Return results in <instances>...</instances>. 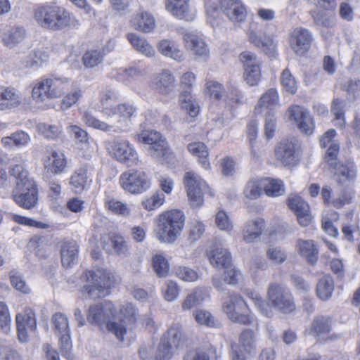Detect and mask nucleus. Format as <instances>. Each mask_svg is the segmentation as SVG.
<instances>
[{
    "label": "nucleus",
    "mask_w": 360,
    "mask_h": 360,
    "mask_svg": "<svg viewBox=\"0 0 360 360\" xmlns=\"http://www.w3.org/2000/svg\"><path fill=\"white\" fill-rule=\"evenodd\" d=\"M185 216L181 210H172L159 215L154 229L155 238L161 243H173L184 229Z\"/></svg>",
    "instance_id": "nucleus-1"
},
{
    "label": "nucleus",
    "mask_w": 360,
    "mask_h": 360,
    "mask_svg": "<svg viewBox=\"0 0 360 360\" xmlns=\"http://www.w3.org/2000/svg\"><path fill=\"white\" fill-rule=\"evenodd\" d=\"M115 313L114 304L111 302L105 301L101 304H94L89 307L87 320L100 327L105 325L106 329L122 342L127 328L123 324L115 321Z\"/></svg>",
    "instance_id": "nucleus-2"
},
{
    "label": "nucleus",
    "mask_w": 360,
    "mask_h": 360,
    "mask_svg": "<svg viewBox=\"0 0 360 360\" xmlns=\"http://www.w3.org/2000/svg\"><path fill=\"white\" fill-rule=\"evenodd\" d=\"M34 18L41 27L51 31L63 30L70 22V14L64 8L49 4L35 8Z\"/></svg>",
    "instance_id": "nucleus-3"
},
{
    "label": "nucleus",
    "mask_w": 360,
    "mask_h": 360,
    "mask_svg": "<svg viewBox=\"0 0 360 360\" xmlns=\"http://www.w3.org/2000/svg\"><path fill=\"white\" fill-rule=\"evenodd\" d=\"M84 276L87 283L83 286L82 291L92 300L108 296L110 287L115 283L113 274L103 269L86 271Z\"/></svg>",
    "instance_id": "nucleus-4"
},
{
    "label": "nucleus",
    "mask_w": 360,
    "mask_h": 360,
    "mask_svg": "<svg viewBox=\"0 0 360 360\" xmlns=\"http://www.w3.org/2000/svg\"><path fill=\"white\" fill-rule=\"evenodd\" d=\"M68 83L69 79L66 77L51 76L42 79L33 87L32 98L38 103L59 98L64 94Z\"/></svg>",
    "instance_id": "nucleus-5"
},
{
    "label": "nucleus",
    "mask_w": 360,
    "mask_h": 360,
    "mask_svg": "<svg viewBox=\"0 0 360 360\" xmlns=\"http://www.w3.org/2000/svg\"><path fill=\"white\" fill-rule=\"evenodd\" d=\"M222 308L228 317L235 323L249 325L253 321V317L248 314L247 303L238 294L228 295L223 302Z\"/></svg>",
    "instance_id": "nucleus-6"
},
{
    "label": "nucleus",
    "mask_w": 360,
    "mask_h": 360,
    "mask_svg": "<svg viewBox=\"0 0 360 360\" xmlns=\"http://www.w3.org/2000/svg\"><path fill=\"white\" fill-rule=\"evenodd\" d=\"M105 147L108 154L117 162L128 166L137 164L138 153L128 140L115 138L108 141Z\"/></svg>",
    "instance_id": "nucleus-7"
},
{
    "label": "nucleus",
    "mask_w": 360,
    "mask_h": 360,
    "mask_svg": "<svg viewBox=\"0 0 360 360\" xmlns=\"http://www.w3.org/2000/svg\"><path fill=\"white\" fill-rule=\"evenodd\" d=\"M314 4L316 8L310 11L309 14L314 23L324 28H332L336 25L335 11L336 0H307Z\"/></svg>",
    "instance_id": "nucleus-8"
},
{
    "label": "nucleus",
    "mask_w": 360,
    "mask_h": 360,
    "mask_svg": "<svg viewBox=\"0 0 360 360\" xmlns=\"http://www.w3.org/2000/svg\"><path fill=\"white\" fill-rule=\"evenodd\" d=\"M274 155L276 160L285 167L297 165L301 157V146L295 137L282 139L275 147Z\"/></svg>",
    "instance_id": "nucleus-9"
},
{
    "label": "nucleus",
    "mask_w": 360,
    "mask_h": 360,
    "mask_svg": "<svg viewBox=\"0 0 360 360\" xmlns=\"http://www.w3.org/2000/svg\"><path fill=\"white\" fill-rule=\"evenodd\" d=\"M268 299L271 306L283 314H290L296 309L291 292L281 284L271 283L269 285Z\"/></svg>",
    "instance_id": "nucleus-10"
},
{
    "label": "nucleus",
    "mask_w": 360,
    "mask_h": 360,
    "mask_svg": "<svg viewBox=\"0 0 360 360\" xmlns=\"http://www.w3.org/2000/svg\"><path fill=\"white\" fill-rule=\"evenodd\" d=\"M184 183L186 188L188 197L193 206H200L203 202L202 195L208 193L213 195L205 181L193 172H188L185 174Z\"/></svg>",
    "instance_id": "nucleus-11"
},
{
    "label": "nucleus",
    "mask_w": 360,
    "mask_h": 360,
    "mask_svg": "<svg viewBox=\"0 0 360 360\" xmlns=\"http://www.w3.org/2000/svg\"><path fill=\"white\" fill-rule=\"evenodd\" d=\"M120 184L124 191L133 194L143 193L150 187L147 174L135 169L124 172L120 176Z\"/></svg>",
    "instance_id": "nucleus-12"
},
{
    "label": "nucleus",
    "mask_w": 360,
    "mask_h": 360,
    "mask_svg": "<svg viewBox=\"0 0 360 360\" xmlns=\"http://www.w3.org/2000/svg\"><path fill=\"white\" fill-rule=\"evenodd\" d=\"M134 138L139 142L150 145L148 152L155 159L166 157L169 153L167 141L157 131L143 130Z\"/></svg>",
    "instance_id": "nucleus-13"
},
{
    "label": "nucleus",
    "mask_w": 360,
    "mask_h": 360,
    "mask_svg": "<svg viewBox=\"0 0 360 360\" xmlns=\"http://www.w3.org/2000/svg\"><path fill=\"white\" fill-rule=\"evenodd\" d=\"M12 197L20 207L31 210L38 203V188L34 180H27L22 186H16L13 190Z\"/></svg>",
    "instance_id": "nucleus-14"
},
{
    "label": "nucleus",
    "mask_w": 360,
    "mask_h": 360,
    "mask_svg": "<svg viewBox=\"0 0 360 360\" xmlns=\"http://www.w3.org/2000/svg\"><path fill=\"white\" fill-rule=\"evenodd\" d=\"M55 332L60 335L59 344L63 355L68 359L73 357L71 353L72 342L68 317L61 312L55 313L51 318Z\"/></svg>",
    "instance_id": "nucleus-15"
},
{
    "label": "nucleus",
    "mask_w": 360,
    "mask_h": 360,
    "mask_svg": "<svg viewBox=\"0 0 360 360\" xmlns=\"http://www.w3.org/2000/svg\"><path fill=\"white\" fill-rule=\"evenodd\" d=\"M240 60L243 64L244 79L249 86H255L261 77V61L257 56L248 51L240 54Z\"/></svg>",
    "instance_id": "nucleus-16"
},
{
    "label": "nucleus",
    "mask_w": 360,
    "mask_h": 360,
    "mask_svg": "<svg viewBox=\"0 0 360 360\" xmlns=\"http://www.w3.org/2000/svg\"><path fill=\"white\" fill-rule=\"evenodd\" d=\"M287 205L297 217L299 224L302 226H309L313 219L309 204L300 196L290 194L287 199Z\"/></svg>",
    "instance_id": "nucleus-17"
},
{
    "label": "nucleus",
    "mask_w": 360,
    "mask_h": 360,
    "mask_svg": "<svg viewBox=\"0 0 360 360\" xmlns=\"http://www.w3.org/2000/svg\"><path fill=\"white\" fill-rule=\"evenodd\" d=\"M290 119L292 120L301 132L311 135L314 130V123L309 112L302 106L292 105L288 108Z\"/></svg>",
    "instance_id": "nucleus-18"
},
{
    "label": "nucleus",
    "mask_w": 360,
    "mask_h": 360,
    "mask_svg": "<svg viewBox=\"0 0 360 360\" xmlns=\"http://www.w3.org/2000/svg\"><path fill=\"white\" fill-rule=\"evenodd\" d=\"M18 340L21 342L28 340L27 330L36 331L37 320L34 311L29 307L24 309L22 314H18L15 317Z\"/></svg>",
    "instance_id": "nucleus-19"
},
{
    "label": "nucleus",
    "mask_w": 360,
    "mask_h": 360,
    "mask_svg": "<svg viewBox=\"0 0 360 360\" xmlns=\"http://www.w3.org/2000/svg\"><path fill=\"white\" fill-rule=\"evenodd\" d=\"M311 41L312 35L307 29L297 27L290 34V47L298 56H304L309 50Z\"/></svg>",
    "instance_id": "nucleus-20"
},
{
    "label": "nucleus",
    "mask_w": 360,
    "mask_h": 360,
    "mask_svg": "<svg viewBox=\"0 0 360 360\" xmlns=\"http://www.w3.org/2000/svg\"><path fill=\"white\" fill-rule=\"evenodd\" d=\"M44 167V179L45 181L51 177V175L61 174L66 167L67 161L64 154L52 151L46 155L43 160Z\"/></svg>",
    "instance_id": "nucleus-21"
},
{
    "label": "nucleus",
    "mask_w": 360,
    "mask_h": 360,
    "mask_svg": "<svg viewBox=\"0 0 360 360\" xmlns=\"http://www.w3.org/2000/svg\"><path fill=\"white\" fill-rule=\"evenodd\" d=\"M330 168L333 170L336 182L339 185L354 183L356 177V168L354 162L351 160L340 161Z\"/></svg>",
    "instance_id": "nucleus-22"
},
{
    "label": "nucleus",
    "mask_w": 360,
    "mask_h": 360,
    "mask_svg": "<svg viewBox=\"0 0 360 360\" xmlns=\"http://www.w3.org/2000/svg\"><path fill=\"white\" fill-rule=\"evenodd\" d=\"M175 77L168 70H163L156 74L151 82V86L162 95L169 96L174 92Z\"/></svg>",
    "instance_id": "nucleus-23"
},
{
    "label": "nucleus",
    "mask_w": 360,
    "mask_h": 360,
    "mask_svg": "<svg viewBox=\"0 0 360 360\" xmlns=\"http://www.w3.org/2000/svg\"><path fill=\"white\" fill-rule=\"evenodd\" d=\"M221 9L232 22H243L247 16L246 10L240 0H219Z\"/></svg>",
    "instance_id": "nucleus-24"
},
{
    "label": "nucleus",
    "mask_w": 360,
    "mask_h": 360,
    "mask_svg": "<svg viewBox=\"0 0 360 360\" xmlns=\"http://www.w3.org/2000/svg\"><path fill=\"white\" fill-rule=\"evenodd\" d=\"M255 26V23H251L248 30L247 34L250 42L262 49L266 53L274 52L276 44L273 38L266 34H261L257 32Z\"/></svg>",
    "instance_id": "nucleus-25"
},
{
    "label": "nucleus",
    "mask_w": 360,
    "mask_h": 360,
    "mask_svg": "<svg viewBox=\"0 0 360 360\" xmlns=\"http://www.w3.org/2000/svg\"><path fill=\"white\" fill-rule=\"evenodd\" d=\"M179 33L183 35L185 46L197 56H207L209 49L205 41L193 32H187L184 28L178 29Z\"/></svg>",
    "instance_id": "nucleus-26"
},
{
    "label": "nucleus",
    "mask_w": 360,
    "mask_h": 360,
    "mask_svg": "<svg viewBox=\"0 0 360 360\" xmlns=\"http://www.w3.org/2000/svg\"><path fill=\"white\" fill-rule=\"evenodd\" d=\"M112 111L113 112L107 115L106 117L110 118L116 115L117 117V120L115 123L116 125L122 127L124 130V128L128 125L132 117L136 114V108L128 103H123L115 105V107H113Z\"/></svg>",
    "instance_id": "nucleus-27"
},
{
    "label": "nucleus",
    "mask_w": 360,
    "mask_h": 360,
    "mask_svg": "<svg viewBox=\"0 0 360 360\" xmlns=\"http://www.w3.org/2000/svg\"><path fill=\"white\" fill-rule=\"evenodd\" d=\"M265 228V221L262 218L247 221L243 226V240L246 243H254L259 238Z\"/></svg>",
    "instance_id": "nucleus-28"
},
{
    "label": "nucleus",
    "mask_w": 360,
    "mask_h": 360,
    "mask_svg": "<svg viewBox=\"0 0 360 360\" xmlns=\"http://www.w3.org/2000/svg\"><path fill=\"white\" fill-rule=\"evenodd\" d=\"M166 11L172 15L186 21H191L194 17L189 13L188 0H165Z\"/></svg>",
    "instance_id": "nucleus-29"
},
{
    "label": "nucleus",
    "mask_w": 360,
    "mask_h": 360,
    "mask_svg": "<svg viewBox=\"0 0 360 360\" xmlns=\"http://www.w3.org/2000/svg\"><path fill=\"white\" fill-rule=\"evenodd\" d=\"M162 338H165L175 350L184 347L186 342L183 327L177 323L172 324Z\"/></svg>",
    "instance_id": "nucleus-30"
},
{
    "label": "nucleus",
    "mask_w": 360,
    "mask_h": 360,
    "mask_svg": "<svg viewBox=\"0 0 360 360\" xmlns=\"http://www.w3.org/2000/svg\"><path fill=\"white\" fill-rule=\"evenodd\" d=\"M297 248L300 255L304 257L310 265H315L319 258V250L312 240L298 239Z\"/></svg>",
    "instance_id": "nucleus-31"
},
{
    "label": "nucleus",
    "mask_w": 360,
    "mask_h": 360,
    "mask_svg": "<svg viewBox=\"0 0 360 360\" xmlns=\"http://www.w3.org/2000/svg\"><path fill=\"white\" fill-rule=\"evenodd\" d=\"M79 246L75 240L64 242L60 248L61 262L63 266L70 267L78 258Z\"/></svg>",
    "instance_id": "nucleus-32"
},
{
    "label": "nucleus",
    "mask_w": 360,
    "mask_h": 360,
    "mask_svg": "<svg viewBox=\"0 0 360 360\" xmlns=\"http://www.w3.org/2000/svg\"><path fill=\"white\" fill-rule=\"evenodd\" d=\"M278 95L274 89H269L259 100L255 107V113L262 114L268 111L274 112V108L278 104Z\"/></svg>",
    "instance_id": "nucleus-33"
},
{
    "label": "nucleus",
    "mask_w": 360,
    "mask_h": 360,
    "mask_svg": "<svg viewBox=\"0 0 360 360\" xmlns=\"http://www.w3.org/2000/svg\"><path fill=\"white\" fill-rule=\"evenodd\" d=\"M209 260L215 268L228 269L231 265V256L227 249L217 247L209 255Z\"/></svg>",
    "instance_id": "nucleus-34"
},
{
    "label": "nucleus",
    "mask_w": 360,
    "mask_h": 360,
    "mask_svg": "<svg viewBox=\"0 0 360 360\" xmlns=\"http://www.w3.org/2000/svg\"><path fill=\"white\" fill-rule=\"evenodd\" d=\"M26 37V31L22 26H13L5 32L2 36L4 46L9 49L21 43Z\"/></svg>",
    "instance_id": "nucleus-35"
},
{
    "label": "nucleus",
    "mask_w": 360,
    "mask_h": 360,
    "mask_svg": "<svg viewBox=\"0 0 360 360\" xmlns=\"http://www.w3.org/2000/svg\"><path fill=\"white\" fill-rule=\"evenodd\" d=\"M331 330V320L328 316H316L310 326L309 334L320 339L326 335Z\"/></svg>",
    "instance_id": "nucleus-36"
},
{
    "label": "nucleus",
    "mask_w": 360,
    "mask_h": 360,
    "mask_svg": "<svg viewBox=\"0 0 360 360\" xmlns=\"http://www.w3.org/2000/svg\"><path fill=\"white\" fill-rule=\"evenodd\" d=\"M131 26L136 30L150 32L155 27V19L147 12L137 13L131 20Z\"/></svg>",
    "instance_id": "nucleus-37"
},
{
    "label": "nucleus",
    "mask_w": 360,
    "mask_h": 360,
    "mask_svg": "<svg viewBox=\"0 0 360 360\" xmlns=\"http://www.w3.org/2000/svg\"><path fill=\"white\" fill-rule=\"evenodd\" d=\"M119 100V95L117 91L112 89H105L100 94V101L102 107V113L106 116L113 112V107Z\"/></svg>",
    "instance_id": "nucleus-38"
},
{
    "label": "nucleus",
    "mask_w": 360,
    "mask_h": 360,
    "mask_svg": "<svg viewBox=\"0 0 360 360\" xmlns=\"http://www.w3.org/2000/svg\"><path fill=\"white\" fill-rule=\"evenodd\" d=\"M83 120L85 123L95 129H100L105 132H116L120 133L123 131L122 127L116 125L115 123L108 124L105 122L101 121L89 112H85L83 115Z\"/></svg>",
    "instance_id": "nucleus-39"
},
{
    "label": "nucleus",
    "mask_w": 360,
    "mask_h": 360,
    "mask_svg": "<svg viewBox=\"0 0 360 360\" xmlns=\"http://www.w3.org/2000/svg\"><path fill=\"white\" fill-rule=\"evenodd\" d=\"M334 290V281L329 275H325L321 277L316 285V295L323 301L329 300Z\"/></svg>",
    "instance_id": "nucleus-40"
},
{
    "label": "nucleus",
    "mask_w": 360,
    "mask_h": 360,
    "mask_svg": "<svg viewBox=\"0 0 360 360\" xmlns=\"http://www.w3.org/2000/svg\"><path fill=\"white\" fill-rule=\"evenodd\" d=\"M127 39L137 51L142 54L150 57L153 56L155 51L151 45L144 38L140 37L134 33H129L127 34Z\"/></svg>",
    "instance_id": "nucleus-41"
},
{
    "label": "nucleus",
    "mask_w": 360,
    "mask_h": 360,
    "mask_svg": "<svg viewBox=\"0 0 360 360\" xmlns=\"http://www.w3.org/2000/svg\"><path fill=\"white\" fill-rule=\"evenodd\" d=\"M158 49L166 57L171 58L177 61H181L184 59L183 52L172 41L167 39L162 40L158 44Z\"/></svg>",
    "instance_id": "nucleus-42"
},
{
    "label": "nucleus",
    "mask_w": 360,
    "mask_h": 360,
    "mask_svg": "<svg viewBox=\"0 0 360 360\" xmlns=\"http://www.w3.org/2000/svg\"><path fill=\"white\" fill-rule=\"evenodd\" d=\"M188 151L194 156L198 158L200 164L205 169H207L210 162L207 160L208 150L206 145L202 142H193L187 146Z\"/></svg>",
    "instance_id": "nucleus-43"
},
{
    "label": "nucleus",
    "mask_w": 360,
    "mask_h": 360,
    "mask_svg": "<svg viewBox=\"0 0 360 360\" xmlns=\"http://www.w3.org/2000/svg\"><path fill=\"white\" fill-rule=\"evenodd\" d=\"M139 314L137 309L131 304L126 303L122 305L119 309L117 319L120 323L126 327V324L134 323L136 321Z\"/></svg>",
    "instance_id": "nucleus-44"
},
{
    "label": "nucleus",
    "mask_w": 360,
    "mask_h": 360,
    "mask_svg": "<svg viewBox=\"0 0 360 360\" xmlns=\"http://www.w3.org/2000/svg\"><path fill=\"white\" fill-rule=\"evenodd\" d=\"M89 168V165H84L79 168L71 176L70 184L74 187L76 193L83 191L86 186L89 178L88 175Z\"/></svg>",
    "instance_id": "nucleus-45"
},
{
    "label": "nucleus",
    "mask_w": 360,
    "mask_h": 360,
    "mask_svg": "<svg viewBox=\"0 0 360 360\" xmlns=\"http://www.w3.org/2000/svg\"><path fill=\"white\" fill-rule=\"evenodd\" d=\"M263 189L268 196L278 197L284 193L285 188L281 180L271 178L262 179Z\"/></svg>",
    "instance_id": "nucleus-46"
},
{
    "label": "nucleus",
    "mask_w": 360,
    "mask_h": 360,
    "mask_svg": "<svg viewBox=\"0 0 360 360\" xmlns=\"http://www.w3.org/2000/svg\"><path fill=\"white\" fill-rule=\"evenodd\" d=\"M0 101H4L2 103L6 105L5 109H7L19 105L21 103V98L15 89L6 87L1 89L0 92Z\"/></svg>",
    "instance_id": "nucleus-47"
},
{
    "label": "nucleus",
    "mask_w": 360,
    "mask_h": 360,
    "mask_svg": "<svg viewBox=\"0 0 360 360\" xmlns=\"http://www.w3.org/2000/svg\"><path fill=\"white\" fill-rule=\"evenodd\" d=\"M179 102L181 108L192 117H195L199 112V107L196 102L193 101L191 91L186 90L180 94Z\"/></svg>",
    "instance_id": "nucleus-48"
},
{
    "label": "nucleus",
    "mask_w": 360,
    "mask_h": 360,
    "mask_svg": "<svg viewBox=\"0 0 360 360\" xmlns=\"http://www.w3.org/2000/svg\"><path fill=\"white\" fill-rule=\"evenodd\" d=\"M341 186L344 188L340 191L339 198L332 202L333 205L338 209L342 208L346 204L352 203L355 195L353 183Z\"/></svg>",
    "instance_id": "nucleus-49"
},
{
    "label": "nucleus",
    "mask_w": 360,
    "mask_h": 360,
    "mask_svg": "<svg viewBox=\"0 0 360 360\" xmlns=\"http://www.w3.org/2000/svg\"><path fill=\"white\" fill-rule=\"evenodd\" d=\"M205 231V224L200 221H193L190 223L187 233L186 242L188 245H193L198 240Z\"/></svg>",
    "instance_id": "nucleus-50"
},
{
    "label": "nucleus",
    "mask_w": 360,
    "mask_h": 360,
    "mask_svg": "<svg viewBox=\"0 0 360 360\" xmlns=\"http://www.w3.org/2000/svg\"><path fill=\"white\" fill-rule=\"evenodd\" d=\"M176 351L165 338H161L155 351V359L170 360Z\"/></svg>",
    "instance_id": "nucleus-51"
},
{
    "label": "nucleus",
    "mask_w": 360,
    "mask_h": 360,
    "mask_svg": "<svg viewBox=\"0 0 360 360\" xmlns=\"http://www.w3.org/2000/svg\"><path fill=\"white\" fill-rule=\"evenodd\" d=\"M263 182L262 179H250L244 188L245 197L250 200L258 198L262 193Z\"/></svg>",
    "instance_id": "nucleus-52"
},
{
    "label": "nucleus",
    "mask_w": 360,
    "mask_h": 360,
    "mask_svg": "<svg viewBox=\"0 0 360 360\" xmlns=\"http://www.w3.org/2000/svg\"><path fill=\"white\" fill-rule=\"evenodd\" d=\"M193 316L195 320L201 325L211 328H219L220 326V322L216 320L208 311L198 309L193 313Z\"/></svg>",
    "instance_id": "nucleus-53"
},
{
    "label": "nucleus",
    "mask_w": 360,
    "mask_h": 360,
    "mask_svg": "<svg viewBox=\"0 0 360 360\" xmlns=\"http://www.w3.org/2000/svg\"><path fill=\"white\" fill-rule=\"evenodd\" d=\"M345 101L340 98H335L331 103V112L335 115V125L340 127L345 126Z\"/></svg>",
    "instance_id": "nucleus-54"
},
{
    "label": "nucleus",
    "mask_w": 360,
    "mask_h": 360,
    "mask_svg": "<svg viewBox=\"0 0 360 360\" xmlns=\"http://www.w3.org/2000/svg\"><path fill=\"white\" fill-rule=\"evenodd\" d=\"M153 268L159 277L167 276L169 265L167 260L162 255L156 254L153 257Z\"/></svg>",
    "instance_id": "nucleus-55"
},
{
    "label": "nucleus",
    "mask_w": 360,
    "mask_h": 360,
    "mask_svg": "<svg viewBox=\"0 0 360 360\" xmlns=\"http://www.w3.org/2000/svg\"><path fill=\"white\" fill-rule=\"evenodd\" d=\"M104 57V53L101 50L87 51L83 56V63L86 68H94L100 64Z\"/></svg>",
    "instance_id": "nucleus-56"
},
{
    "label": "nucleus",
    "mask_w": 360,
    "mask_h": 360,
    "mask_svg": "<svg viewBox=\"0 0 360 360\" xmlns=\"http://www.w3.org/2000/svg\"><path fill=\"white\" fill-rule=\"evenodd\" d=\"M9 277L11 284L15 289L25 294H28L30 292L29 286L20 272L12 270L9 273Z\"/></svg>",
    "instance_id": "nucleus-57"
},
{
    "label": "nucleus",
    "mask_w": 360,
    "mask_h": 360,
    "mask_svg": "<svg viewBox=\"0 0 360 360\" xmlns=\"http://www.w3.org/2000/svg\"><path fill=\"white\" fill-rule=\"evenodd\" d=\"M203 301V292L200 289H195L193 292L188 294L182 302L183 310H190L196 307Z\"/></svg>",
    "instance_id": "nucleus-58"
},
{
    "label": "nucleus",
    "mask_w": 360,
    "mask_h": 360,
    "mask_svg": "<svg viewBox=\"0 0 360 360\" xmlns=\"http://www.w3.org/2000/svg\"><path fill=\"white\" fill-rule=\"evenodd\" d=\"M110 240L112 249L117 255L120 257H126L128 255V246L122 236L113 234L110 236Z\"/></svg>",
    "instance_id": "nucleus-59"
},
{
    "label": "nucleus",
    "mask_w": 360,
    "mask_h": 360,
    "mask_svg": "<svg viewBox=\"0 0 360 360\" xmlns=\"http://www.w3.org/2000/svg\"><path fill=\"white\" fill-rule=\"evenodd\" d=\"M225 101L231 108H233L244 103V96L236 86L231 85L228 87Z\"/></svg>",
    "instance_id": "nucleus-60"
},
{
    "label": "nucleus",
    "mask_w": 360,
    "mask_h": 360,
    "mask_svg": "<svg viewBox=\"0 0 360 360\" xmlns=\"http://www.w3.org/2000/svg\"><path fill=\"white\" fill-rule=\"evenodd\" d=\"M341 89L346 91L348 98L356 100L360 92V79H349L342 84Z\"/></svg>",
    "instance_id": "nucleus-61"
},
{
    "label": "nucleus",
    "mask_w": 360,
    "mask_h": 360,
    "mask_svg": "<svg viewBox=\"0 0 360 360\" xmlns=\"http://www.w3.org/2000/svg\"><path fill=\"white\" fill-rule=\"evenodd\" d=\"M281 82L284 89L291 94L296 93L297 89V83L295 77L292 75L288 69H285L281 76Z\"/></svg>",
    "instance_id": "nucleus-62"
},
{
    "label": "nucleus",
    "mask_w": 360,
    "mask_h": 360,
    "mask_svg": "<svg viewBox=\"0 0 360 360\" xmlns=\"http://www.w3.org/2000/svg\"><path fill=\"white\" fill-rule=\"evenodd\" d=\"M240 344L243 349L251 353L255 350V337L254 332L250 329L244 330L240 335Z\"/></svg>",
    "instance_id": "nucleus-63"
},
{
    "label": "nucleus",
    "mask_w": 360,
    "mask_h": 360,
    "mask_svg": "<svg viewBox=\"0 0 360 360\" xmlns=\"http://www.w3.org/2000/svg\"><path fill=\"white\" fill-rule=\"evenodd\" d=\"M176 276L186 282H193L198 278V272L188 266H179L175 267Z\"/></svg>",
    "instance_id": "nucleus-64"
}]
</instances>
